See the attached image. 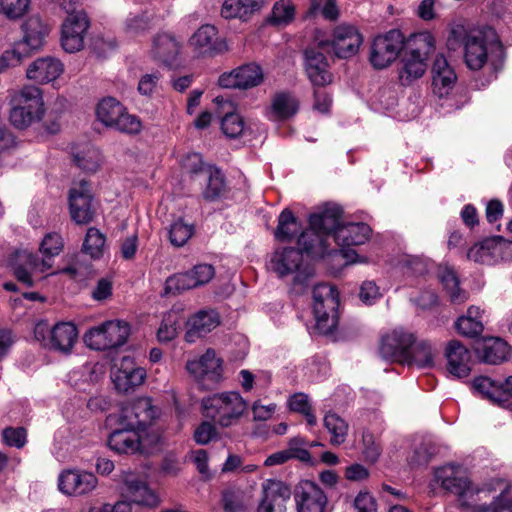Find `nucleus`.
<instances>
[{"mask_svg": "<svg viewBox=\"0 0 512 512\" xmlns=\"http://www.w3.org/2000/svg\"><path fill=\"white\" fill-rule=\"evenodd\" d=\"M160 442V434L151 430L141 431L116 427L108 437V446L118 454L149 453Z\"/></svg>", "mask_w": 512, "mask_h": 512, "instance_id": "nucleus-13", "label": "nucleus"}, {"mask_svg": "<svg viewBox=\"0 0 512 512\" xmlns=\"http://www.w3.org/2000/svg\"><path fill=\"white\" fill-rule=\"evenodd\" d=\"M214 102L223 108L224 115L220 120V128L223 134L228 138H238L245 136L250 132L251 125L243 117L234 111L231 101L223 97H216Z\"/></svg>", "mask_w": 512, "mask_h": 512, "instance_id": "nucleus-32", "label": "nucleus"}, {"mask_svg": "<svg viewBox=\"0 0 512 512\" xmlns=\"http://www.w3.org/2000/svg\"><path fill=\"white\" fill-rule=\"evenodd\" d=\"M288 406L291 411L302 414L309 426L317 423L316 416L312 411V406L308 395L304 393H295L288 399Z\"/></svg>", "mask_w": 512, "mask_h": 512, "instance_id": "nucleus-50", "label": "nucleus"}, {"mask_svg": "<svg viewBox=\"0 0 512 512\" xmlns=\"http://www.w3.org/2000/svg\"><path fill=\"white\" fill-rule=\"evenodd\" d=\"M474 349L481 361L493 365L506 361L511 352L510 346L504 340L496 337L477 341Z\"/></svg>", "mask_w": 512, "mask_h": 512, "instance_id": "nucleus-34", "label": "nucleus"}, {"mask_svg": "<svg viewBox=\"0 0 512 512\" xmlns=\"http://www.w3.org/2000/svg\"><path fill=\"white\" fill-rule=\"evenodd\" d=\"M319 14H321L326 20H336L339 17L336 0H310L307 15L315 17Z\"/></svg>", "mask_w": 512, "mask_h": 512, "instance_id": "nucleus-52", "label": "nucleus"}, {"mask_svg": "<svg viewBox=\"0 0 512 512\" xmlns=\"http://www.w3.org/2000/svg\"><path fill=\"white\" fill-rule=\"evenodd\" d=\"M436 356L437 349L433 343L424 339H415L402 363L421 369L432 368L435 365Z\"/></svg>", "mask_w": 512, "mask_h": 512, "instance_id": "nucleus-36", "label": "nucleus"}, {"mask_svg": "<svg viewBox=\"0 0 512 512\" xmlns=\"http://www.w3.org/2000/svg\"><path fill=\"white\" fill-rule=\"evenodd\" d=\"M342 208L337 204H325L309 216V229L301 233L298 245L312 259L330 255V239L335 240V231L342 227Z\"/></svg>", "mask_w": 512, "mask_h": 512, "instance_id": "nucleus-2", "label": "nucleus"}, {"mask_svg": "<svg viewBox=\"0 0 512 512\" xmlns=\"http://www.w3.org/2000/svg\"><path fill=\"white\" fill-rule=\"evenodd\" d=\"M463 44V57L470 70H480L489 65L492 70L501 68L504 61V48L496 32L492 28L466 30L457 25L451 29V41Z\"/></svg>", "mask_w": 512, "mask_h": 512, "instance_id": "nucleus-1", "label": "nucleus"}, {"mask_svg": "<svg viewBox=\"0 0 512 512\" xmlns=\"http://www.w3.org/2000/svg\"><path fill=\"white\" fill-rule=\"evenodd\" d=\"M295 15V8L290 0H280L275 3L270 22L275 25L288 24Z\"/></svg>", "mask_w": 512, "mask_h": 512, "instance_id": "nucleus-53", "label": "nucleus"}, {"mask_svg": "<svg viewBox=\"0 0 512 512\" xmlns=\"http://www.w3.org/2000/svg\"><path fill=\"white\" fill-rule=\"evenodd\" d=\"M437 276L453 304H462L468 299L467 292L459 288L458 277L451 267L440 265L437 268Z\"/></svg>", "mask_w": 512, "mask_h": 512, "instance_id": "nucleus-39", "label": "nucleus"}, {"mask_svg": "<svg viewBox=\"0 0 512 512\" xmlns=\"http://www.w3.org/2000/svg\"><path fill=\"white\" fill-rule=\"evenodd\" d=\"M457 332L466 337H475L482 333L483 323L480 319H472L467 316H461L455 323Z\"/></svg>", "mask_w": 512, "mask_h": 512, "instance_id": "nucleus-59", "label": "nucleus"}, {"mask_svg": "<svg viewBox=\"0 0 512 512\" xmlns=\"http://www.w3.org/2000/svg\"><path fill=\"white\" fill-rule=\"evenodd\" d=\"M432 455L433 451L429 445L420 444L408 456V462L412 467L426 465L430 461Z\"/></svg>", "mask_w": 512, "mask_h": 512, "instance_id": "nucleus-64", "label": "nucleus"}, {"mask_svg": "<svg viewBox=\"0 0 512 512\" xmlns=\"http://www.w3.org/2000/svg\"><path fill=\"white\" fill-rule=\"evenodd\" d=\"M74 160L82 170L95 172L101 166L103 158L98 148L87 145L74 155Z\"/></svg>", "mask_w": 512, "mask_h": 512, "instance_id": "nucleus-46", "label": "nucleus"}, {"mask_svg": "<svg viewBox=\"0 0 512 512\" xmlns=\"http://www.w3.org/2000/svg\"><path fill=\"white\" fill-rule=\"evenodd\" d=\"M180 43L170 34L162 33L155 37L153 54L166 64H171L180 51Z\"/></svg>", "mask_w": 512, "mask_h": 512, "instance_id": "nucleus-41", "label": "nucleus"}, {"mask_svg": "<svg viewBox=\"0 0 512 512\" xmlns=\"http://www.w3.org/2000/svg\"><path fill=\"white\" fill-rule=\"evenodd\" d=\"M363 37L357 27L350 24H339L326 37L323 32L317 31L314 36V45L320 49L330 48L338 58H350L354 56L361 44Z\"/></svg>", "mask_w": 512, "mask_h": 512, "instance_id": "nucleus-10", "label": "nucleus"}, {"mask_svg": "<svg viewBox=\"0 0 512 512\" xmlns=\"http://www.w3.org/2000/svg\"><path fill=\"white\" fill-rule=\"evenodd\" d=\"M130 335V326L125 321L110 320L92 327L84 335L85 344L98 351L122 346Z\"/></svg>", "mask_w": 512, "mask_h": 512, "instance_id": "nucleus-16", "label": "nucleus"}, {"mask_svg": "<svg viewBox=\"0 0 512 512\" xmlns=\"http://www.w3.org/2000/svg\"><path fill=\"white\" fill-rule=\"evenodd\" d=\"M146 377L143 367L135 365L130 357H123L120 366L112 374V381L119 392L126 393L141 386Z\"/></svg>", "mask_w": 512, "mask_h": 512, "instance_id": "nucleus-29", "label": "nucleus"}, {"mask_svg": "<svg viewBox=\"0 0 512 512\" xmlns=\"http://www.w3.org/2000/svg\"><path fill=\"white\" fill-rule=\"evenodd\" d=\"M2 442L9 447L21 449L27 443V431L23 427H6L2 431Z\"/></svg>", "mask_w": 512, "mask_h": 512, "instance_id": "nucleus-57", "label": "nucleus"}, {"mask_svg": "<svg viewBox=\"0 0 512 512\" xmlns=\"http://www.w3.org/2000/svg\"><path fill=\"white\" fill-rule=\"evenodd\" d=\"M219 325L220 316L217 311L213 309L200 310L186 321L184 339L188 343H194Z\"/></svg>", "mask_w": 512, "mask_h": 512, "instance_id": "nucleus-31", "label": "nucleus"}, {"mask_svg": "<svg viewBox=\"0 0 512 512\" xmlns=\"http://www.w3.org/2000/svg\"><path fill=\"white\" fill-rule=\"evenodd\" d=\"M264 0H225L221 15L226 19L239 18L246 21L252 14L261 10Z\"/></svg>", "mask_w": 512, "mask_h": 512, "instance_id": "nucleus-38", "label": "nucleus"}, {"mask_svg": "<svg viewBox=\"0 0 512 512\" xmlns=\"http://www.w3.org/2000/svg\"><path fill=\"white\" fill-rule=\"evenodd\" d=\"M93 196L90 184L85 180L73 183L69 192V211L72 220L80 225L93 220Z\"/></svg>", "mask_w": 512, "mask_h": 512, "instance_id": "nucleus-21", "label": "nucleus"}, {"mask_svg": "<svg viewBox=\"0 0 512 512\" xmlns=\"http://www.w3.org/2000/svg\"><path fill=\"white\" fill-rule=\"evenodd\" d=\"M64 246L62 237L55 232L48 233L40 243L39 259L36 254L23 250L16 252L12 268L18 281L30 287L43 278V274L52 267V258L59 255Z\"/></svg>", "mask_w": 512, "mask_h": 512, "instance_id": "nucleus-3", "label": "nucleus"}, {"mask_svg": "<svg viewBox=\"0 0 512 512\" xmlns=\"http://www.w3.org/2000/svg\"><path fill=\"white\" fill-rule=\"evenodd\" d=\"M30 0H0V13L9 19L22 17L28 10Z\"/></svg>", "mask_w": 512, "mask_h": 512, "instance_id": "nucleus-56", "label": "nucleus"}, {"mask_svg": "<svg viewBox=\"0 0 512 512\" xmlns=\"http://www.w3.org/2000/svg\"><path fill=\"white\" fill-rule=\"evenodd\" d=\"M158 416L159 409L152 404L151 399L140 397L123 405L118 414L109 415L106 422L111 427L144 432Z\"/></svg>", "mask_w": 512, "mask_h": 512, "instance_id": "nucleus-9", "label": "nucleus"}, {"mask_svg": "<svg viewBox=\"0 0 512 512\" xmlns=\"http://www.w3.org/2000/svg\"><path fill=\"white\" fill-rule=\"evenodd\" d=\"M216 423L210 421L201 422L195 429L193 438L199 445H207L213 440H216L219 436Z\"/></svg>", "mask_w": 512, "mask_h": 512, "instance_id": "nucleus-58", "label": "nucleus"}, {"mask_svg": "<svg viewBox=\"0 0 512 512\" xmlns=\"http://www.w3.org/2000/svg\"><path fill=\"white\" fill-rule=\"evenodd\" d=\"M303 252L306 253L304 250L288 247L276 249L270 257L268 267L280 278L293 274L294 285L305 287L313 277L314 269L305 262Z\"/></svg>", "mask_w": 512, "mask_h": 512, "instance_id": "nucleus-8", "label": "nucleus"}, {"mask_svg": "<svg viewBox=\"0 0 512 512\" xmlns=\"http://www.w3.org/2000/svg\"><path fill=\"white\" fill-rule=\"evenodd\" d=\"M473 389L489 401L498 404L499 395H504L499 390V383L486 376H479L473 380Z\"/></svg>", "mask_w": 512, "mask_h": 512, "instance_id": "nucleus-51", "label": "nucleus"}, {"mask_svg": "<svg viewBox=\"0 0 512 512\" xmlns=\"http://www.w3.org/2000/svg\"><path fill=\"white\" fill-rule=\"evenodd\" d=\"M298 110V101L289 93H278L274 96L268 117L271 120H284L293 116Z\"/></svg>", "mask_w": 512, "mask_h": 512, "instance_id": "nucleus-40", "label": "nucleus"}, {"mask_svg": "<svg viewBox=\"0 0 512 512\" xmlns=\"http://www.w3.org/2000/svg\"><path fill=\"white\" fill-rule=\"evenodd\" d=\"M371 228L362 222L347 223L335 231V242L339 246L362 245L369 240Z\"/></svg>", "mask_w": 512, "mask_h": 512, "instance_id": "nucleus-37", "label": "nucleus"}, {"mask_svg": "<svg viewBox=\"0 0 512 512\" xmlns=\"http://www.w3.org/2000/svg\"><path fill=\"white\" fill-rule=\"evenodd\" d=\"M434 49L435 38L429 31H421L408 38L398 71L402 84L409 85L425 74L428 58Z\"/></svg>", "mask_w": 512, "mask_h": 512, "instance_id": "nucleus-4", "label": "nucleus"}, {"mask_svg": "<svg viewBox=\"0 0 512 512\" xmlns=\"http://www.w3.org/2000/svg\"><path fill=\"white\" fill-rule=\"evenodd\" d=\"M97 119L106 127L126 134H138L142 130L140 119L129 114L126 108L115 98H103L96 107Z\"/></svg>", "mask_w": 512, "mask_h": 512, "instance_id": "nucleus-14", "label": "nucleus"}, {"mask_svg": "<svg viewBox=\"0 0 512 512\" xmlns=\"http://www.w3.org/2000/svg\"><path fill=\"white\" fill-rule=\"evenodd\" d=\"M456 80V73L447 59L442 54L437 55L432 66L434 92L440 97L447 95L454 87Z\"/></svg>", "mask_w": 512, "mask_h": 512, "instance_id": "nucleus-35", "label": "nucleus"}, {"mask_svg": "<svg viewBox=\"0 0 512 512\" xmlns=\"http://www.w3.org/2000/svg\"><path fill=\"white\" fill-rule=\"evenodd\" d=\"M59 4L68 13L61 26V46L68 53L78 52L84 47L89 19L83 10H75L73 0H59Z\"/></svg>", "mask_w": 512, "mask_h": 512, "instance_id": "nucleus-11", "label": "nucleus"}, {"mask_svg": "<svg viewBox=\"0 0 512 512\" xmlns=\"http://www.w3.org/2000/svg\"><path fill=\"white\" fill-rule=\"evenodd\" d=\"M121 482V495L129 505L135 503L148 507H155L159 504L158 496L148 487L137 474L130 471H123L119 475Z\"/></svg>", "mask_w": 512, "mask_h": 512, "instance_id": "nucleus-17", "label": "nucleus"}, {"mask_svg": "<svg viewBox=\"0 0 512 512\" xmlns=\"http://www.w3.org/2000/svg\"><path fill=\"white\" fill-rule=\"evenodd\" d=\"M64 72L62 61L53 56L39 57L26 69V77L37 84L44 85L57 80Z\"/></svg>", "mask_w": 512, "mask_h": 512, "instance_id": "nucleus-30", "label": "nucleus"}, {"mask_svg": "<svg viewBox=\"0 0 512 512\" xmlns=\"http://www.w3.org/2000/svg\"><path fill=\"white\" fill-rule=\"evenodd\" d=\"M264 73L260 65L247 63L219 77V85L223 88L250 89L260 85Z\"/></svg>", "mask_w": 512, "mask_h": 512, "instance_id": "nucleus-25", "label": "nucleus"}, {"mask_svg": "<svg viewBox=\"0 0 512 512\" xmlns=\"http://www.w3.org/2000/svg\"><path fill=\"white\" fill-rule=\"evenodd\" d=\"M98 485L94 473L82 469H65L58 475V489L66 495L81 497L93 492Z\"/></svg>", "mask_w": 512, "mask_h": 512, "instance_id": "nucleus-18", "label": "nucleus"}, {"mask_svg": "<svg viewBox=\"0 0 512 512\" xmlns=\"http://www.w3.org/2000/svg\"><path fill=\"white\" fill-rule=\"evenodd\" d=\"M404 46V36L398 29L379 34L371 42L369 63L376 70L386 69L400 56Z\"/></svg>", "mask_w": 512, "mask_h": 512, "instance_id": "nucleus-15", "label": "nucleus"}, {"mask_svg": "<svg viewBox=\"0 0 512 512\" xmlns=\"http://www.w3.org/2000/svg\"><path fill=\"white\" fill-rule=\"evenodd\" d=\"M299 229L300 224L294 217L293 213L290 210L285 209L279 215L275 237L279 241H287L292 239Z\"/></svg>", "mask_w": 512, "mask_h": 512, "instance_id": "nucleus-49", "label": "nucleus"}, {"mask_svg": "<svg viewBox=\"0 0 512 512\" xmlns=\"http://www.w3.org/2000/svg\"><path fill=\"white\" fill-rule=\"evenodd\" d=\"M305 446L306 442L303 438H292L288 443V447L285 449L289 460L297 459L305 463L311 462V455Z\"/></svg>", "mask_w": 512, "mask_h": 512, "instance_id": "nucleus-60", "label": "nucleus"}, {"mask_svg": "<svg viewBox=\"0 0 512 512\" xmlns=\"http://www.w3.org/2000/svg\"><path fill=\"white\" fill-rule=\"evenodd\" d=\"M470 483L471 480L465 469L459 465L446 464L434 470L431 484L438 485L445 491L456 495L462 504L464 494Z\"/></svg>", "mask_w": 512, "mask_h": 512, "instance_id": "nucleus-20", "label": "nucleus"}, {"mask_svg": "<svg viewBox=\"0 0 512 512\" xmlns=\"http://www.w3.org/2000/svg\"><path fill=\"white\" fill-rule=\"evenodd\" d=\"M381 297L382 294L380 292V288L374 281L366 280L361 284L359 291V299L363 304L368 306L373 305Z\"/></svg>", "mask_w": 512, "mask_h": 512, "instance_id": "nucleus-62", "label": "nucleus"}, {"mask_svg": "<svg viewBox=\"0 0 512 512\" xmlns=\"http://www.w3.org/2000/svg\"><path fill=\"white\" fill-rule=\"evenodd\" d=\"M291 490L284 482L267 479L262 483V499L258 512H287Z\"/></svg>", "mask_w": 512, "mask_h": 512, "instance_id": "nucleus-23", "label": "nucleus"}, {"mask_svg": "<svg viewBox=\"0 0 512 512\" xmlns=\"http://www.w3.org/2000/svg\"><path fill=\"white\" fill-rule=\"evenodd\" d=\"M323 421L326 430L330 434V443L334 446L343 444L348 435V423L338 414L333 412H328Z\"/></svg>", "mask_w": 512, "mask_h": 512, "instance_id": "nucleus-43", "label": "nucleus"}, {"mask_svg": "<svg viewBox=\"0 0 512 512\" xmlns=\"http://www.w3.org/2000/svg\"><path fill=\"white\" fill-rule=\"evenodd\" d=\"M34 334L42 347L63 355H70L78 341V329L72 322H58L51 327L38 323Z\"/></svg>", "mask_w": 512, "mask_h": 512, "instance_id": "nucleus-12", "label": "nucleus"}, {"mask_svg": "<svg viewBox=\"0 0 512 512\" xmlns=\"http://www.w3.org/2000/svg\"><path fill=\"white\" fill-rule=\"evenodd\" d=\"M181 324L180 313L176 310L167 312L157 331V338L160 342H169L173 340L177 334Z\"/></svg>", "mask_w": 512, "mask_h": 512, "instance_id": "nucleus-48", "label": "nucleus"}, {"mask_svg": "<svg viewBox=\"0 0 512 512\" xmlns=\"http://www.w3.org/2000/svg\"><path fill=\"white\" fill-rule=\"evenodd\" d=\"M194 285L192 280L188 274L186 273H178L174 274L167 278L164 287V293L166 295L169 294H178L185 290L193 289Z\"/></svg>", "mask_w": 512, "mask_h": 512, "instance_id": "nucleus-55", "label": "nucleus"}, {"mask_svg": "<svg viewBox=\"0 0 512 512\" xmlns=\"http://www.w3.org/2000/svg\"><path fill=\"white\" fill-rule=\"evenodd\" d=\"M247 401L238 391L214 393L202 399L203 415L221 428L236 425L245 414Z\"/></svg>", "mask_w": 512, "mask_h": 512, "instance_id": "nucleus-6", "label": "nucleus"}, {"mask_svg": "<svg viewBox=\"0 0 512 512\" xmlns=\"http://www.w3.org/2000/svg\"><path fill=\"white\" fill-rule=\"evenodd\" d=\"M9 104V122L19 130L40 122L46 113L43 92L34 85H25L14 92Z\"/></svg>", "mask_w": 512, "mask_h": 512, "instance_id": "nucleus-5", "label": "nucleus"}, {"mask_svg": "<svg viewBox=\"0 0 512 512\" xmlns=\"http://www.w3.org/2000/svg\"><path fill=\"white\" fill-rule=\"evenodd\" d=\"M194 288L208 283L214 277V268L209 264H198L188 272Z\"/></svg>", "mask_w": 512, "mask_h": 512, "instance_id": "nucleus-61", "label": "nucleus"}, {"mask_svg": "<svg viewBox=\"0 0 512 512\" xmlns=\"http://www.w3.org/2000/svg\"><path fill=\"white\" fill-rule=\"evenodd\" d=\"M355 512H378L376 499L367 491H360L353 501Z\"/></svg>", "mask_w": 512, "mask_h": 512, "instance_id": "nucleus-63", "label": "nucleus"}, {"mask_svg": "<svg viewBox=\"0 0 512 512\" xmlns=\"http://www.w3.org/2000/svg\"><path fill=\"white\" fill-rule=\"evenodd\" d=\"M415 342V335L402 328L394 329L382 337L381 356L389 361L403 362Z\"/></svg>", "mask_w": 512, "mask_h": 512, "instance_id": "nucleus-26", "label": "nucleus"}, {"mask_svg": "<svg viewBox=\"0 0 512 512\" xmlns=\"http://www.w3.org/2000/svg\"><path fill=\"white\" fill-rule=\"evenodd\" d=\"M217 37L216 28L212 25H202L189 39V45L199 54H207L215 49Z\"/></svg>", "mask_w": 512, "mask_h": 512, "instance_id": "nucleus-42", "label": "nucleus"}, {"mask_svg": "<svg viewBox=\"0 0 512 512\" xmlns=\"http://www.w3.org/2000/svg\"><path fill=\"white\" fill-rule=\"evenodd\" d=\"M447 371L456 378H464L471 371V354L469 350L457 340H451L445 348Z\"/></svg>", "mask_w": 512, "mask_h": 512, "instance_id": "nucleus-33", "label": "nucleus"}, {"mask_svg": "<svg viewBox=\"0 0 512 512\" xmlns=\"http://www.w3.org/2000/svg\"><path fill=\"white\" fill-rule=\"evenodd\" d=\"M225 191L224 177L220 171H210L207 186L203 191L206 200L214 201L220 198Z\"/></svg>", "mask_w": 512, "mask_h": 512, "instance_id": "nucleus-54", "label": "nucleus"}, {"mask_svg": "<svg viewBox=\"0 0 512 512\" xmlns=\"http://www.w3.org/2000/svg\"><path fill=\"white\" fill-rule=\"evenodd\" d=\"M509 488V485L502 479H493L481 486L471 482L464 494L462 505L471 507L473 512H489L491 502L487 503V500L493 501V496H497L499 493L503 494L509 491Z\"/></svg>", "mask_w": 512, "mask_h": 512, "instance_id": "nucleus-19", "label": "nucleus"}, {"mask_svg": "<svg viewBox=\"0 0 512 512\" xmlns=\"http://www.w3.org/2000/svg\"><path fill=\"white\" fill-rule=\"evenodd\" d=\"M82 249L84 253L93 259L101 258L106 249L105 235L95 227L89 228L85 235Z\"/></svg>", "mask_w": 512, "mask_h": 512, "instance_id": "nucleus-45", "label": "nucleus"}, {"mask_svg": "<svg viewBox=\"0 0 512 512\" xmlns=\"http://www.w3.org/2000/svg\"><path fill=\"white\" fill-rule=\"evenodd\" d=\"M186 370L197 380L219 382L223 377V359L214 349L208 348L199 358L189 360Z\"/></svg>", "mask_w": 512, "mask_h": 512, "instance_id": "nucleus-24", "label": "nucleus"}, {"mask_svg": "<svg viewBox=\"0 0 512 512\" xmlns=\"http://www.w3.org/2000/svg\"><path fill=\"white\" fill-rule=\"evenodd\" d=\"M496 237L485 239L479 244L471 247L467 253V257L475 262L492 265L497 263L496 253Z\"/></svg>", "mask_w": 512, "mask_h": 512, "instance_id": "nucleus-44", "label": "nucleus"}, {"mask_svg": "<svg viewBox=\"0 0 512 512\" xmlns=\"http://www.w3.org/2000/svg\"><path fill=\"white\" fill-rule=\"evenodd\" d=\"M195 232L194 225L183 218H178L170 225L168 235L175 247L184 246Z\"/></svg>", "mask_w": 512, "mask_h": 512, "instance_id": "nucleus-47", "label": "nucleus"}, {"mask_svg": "<svg viewBox=\"0 0 512 512\" xmlns=\"http://www.w3.org/2000/svg\"><path fill=\"white\" fill-rule=\"evenodd\" d=\"M317 48L315 45L304 50V70L313 86L323 87L332 83L333 75L326 56Z\"/></svg>", "mask_w": 512, "mask_h": 512, "instance_id": "nucleus-27", "label": "nucleus"}, {"mask_svg": "<svg viewBox=\"0 0 512 512\" xmlns=\"http://www.w3.org/2000/svg\"><path fill=\"white\" fill-rule=\"evenodd\" d=\"M23 39L14 44L13 49L23 51V58L29 53L43 47L49 27L39 16L29 17L22 26Z\"/></svg>", "mask_w": 512, "mask_h": 512, "instance_id": "nucleus-28", "label": "nucleus"}, {"mask_svg": "<svg viewBox=\"0 0 512 512\" xmlns=\"http://www.w3.org/2000/svg\"><path fill=\"white\" fill-rule=\"evenodd\" d=\"M293 496L297 512H324L328 504L325 492L310 480L300 481Z\"/></svg>", "mask_w": 512, "mask_h": 512, "instance_id": "nucleus-22", "label": "nucleus"}, {"mask_svg": "<svg viewBox=\"0 0 512 512\" xmlns=\"http://www.w3.org/2000/svg\"><path fill=\"white\" fill-rule=\"evenodd\" d=\"M315 328L321 334L332 333L338 325L339 293L335 286L320 283L313 287Z\"/></svg>", "mask_w": 512, "mask_h": 512, "instance_id": "nucleus-7", "label": "nucleus"}]
</instances>
